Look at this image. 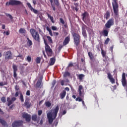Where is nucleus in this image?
Returning a JSON list of instances; mask_svg holds the SVG:
<instances>
[{
    "label": "nucleus",
    "mask_w": 127,
    "mask_h": 127,
    "mask_svg": "<svg viewBox=\"0 0 127 127\" xmlns=\"http://www.w3.org/2000/svg\"><path fill=\"white\" fill-rule=\"evenodd\" d=\"M58 112H59V106L57 105L54 109L53 113L49 112L47 113V118L49 120V123L50 125L52 124L53 121L56 119Z\"/></svg>",
    "instance_id": "f257e3e1"
},
{
    "label": "nucleus",
    "mask_w": 127,
    "mask_h": 127,
    "mask_svg": "<svg viewBox=\"0 0 127 127\" xmlns=\"http://www.w3.org/2000/svg\"><path fill=\"white\" fill-rule=\"evenodd\" d=\"M30 33L33 39L39 43L40 42V35H39L38 32L32 28L30 30Z\"/></svg>",
    "instance_id": "f03ea898"
},
{
    "label": "nucleus",
    "mask_w": 127,
    "mask_h": 127,
    "mask_svg": "<svg viewBox=\"0 0 127 127\" xmlns=\"http://www.w3.org/2000/svg\"><path fill=\"white\" fill-rule=\"evenodd\" d=\"M77 92L79 93V97H77L75 99V101H76V102H82L83 100H82L81 98H84V92H85V90L82 85L79 86Z\"/></svg>",
    "instance_id": "7ed1b4c3"
},
{
    "label": "nucleus",
    "mask_w": 127,
    "mask_h": 127,
    "mask_svg": "<svg viewBox=\"0 0 127 127\" xmlns=\"http://www.w3.org/2000/svg\"><path fill=\"white\" fill-rule=\"evenodd\" d=\"M44 43L45 44V51L47 54L48 56H52V55L53 54V51H52V49H51V48H50V46H49V45L47 43V41H46L45 39H44Z\"/></svg>",
    "instance_id": "20e7f679"
},
{
    "label": "nucleus",
    "mask_w": 127,
    "mask_h": 127,
    "mask_svg": "<svg viewBox=\"0 0 127 127\" xmlns=\"http://www.w3.org/2000/svg\"><path fill=\"white\" fill-rule=\"evenodd\" d=\"M72 35L73 38L75 45H76V46H78L79 44H80V39L81 38L80 34H79V33L74 32L72 33Z\"/></svg>",
    "instance_id": "39448f33"
},
{
    "label": "nucleus",
    "mask_w": 127,
    "mask_h": 127,
    "mask_svg": "<svg viewBox=\"0 0 127 127\" xmlns=\"http://www.w3.org/2000/svg\"><path fill=\"white\" fill-rule=\"evenodd\" d=\"M5 5H23V3L19 0H9V2H6Z\"/></svg>",
    "instance_id": "423d86ee"
},
{
    "label": "nucleus",
    "mask_w": 127,
    "mask_h": 127,
    "mask_svg": "<svg viewBox=\"0 0 127 127\" xmlns=\"http://www.w3.org/2000/svg\"><path fill=\"white\" fill-rule=\"evenodd\" d=\"M112 6L114 12L115 14H118L119 12V3H118V0H112Z\"/></svg>",
    "instance_id": "0eeeda50"
},
{
    "label": "nucleus",
    "mask_w": 127,
    "mask_h": 127,
    "mask_svg": "<svg viewBox=\"0 0 127 127\" xmlns=\"http://www.w3.org/2000/svg\"><path fill=\"white\" fill-rule=\"evenodd\" d=\"M5 59L4 61L5 62H7L8 60H11L12 59V54L11 53V51H8L6 52L5 54Z\"/></svg>",
    "instance_id": "6e6552de"
},
{
    "label": "nucleus",
    "mask_w": 127,
    "mask_h": 127,
    "mask_svg": "<svg viewBox=\"0 0 127 127\" xmlns=\"http://www.w3.org/2000/svg\"><path fill=\"white\" fill-rule=\"evenodd\" d=\"M114 24H115V21L114 20V18H111L105 24V27H106V28H107V29L111 28V27L113 26Z\"/></svg>",
    "instance_id": "1a4fd4ad"
},
{
    "label": "nucleus",
    "mask_w": 127,
    "mask_h": 127,
    "mask_svg": "<svg viewBox=\"0 0 127 127\" xmlns=\"http://www.w3.org/2000/svg\"><path fill=\"white\" fill-rule=\"evenodd\" d=\"M122 83L123 87H125L127 89V78H126V73L125 72L122 74Z\"/></svg>",
    "instance_id": "9d476101"
},
{
    "label": "nucleus",
    "mask_w": 127,
    "mask_h": 127,
    "mask_svg": "<svg viewBox=\"0 0 127 127\" xmlns=\"http://www.w3.org/2000/svg\"><path fill=\"white\" fill-rule=\"evenodd\" d=\"M23 119H25L26 122L29 123L31 121V115L27 113H23L22 116Z\"/></svg>",
    "instance_id": "9b49d317"
},
{
    "label": "nucleus",
    "mask_w": 127,
    "mask_h": 127,
    "mask_svg": "<svg viewBox=\"0 0 127 127\" xmlns=\"http://www.w3.org/2000/svg\"><path fill=\"white\" fill-rule=\"evenodd\" d=\"M22 121H17L14 122L11 125V127H19L21 126H22Z\"/></svg>",
    "instance_id": "f8f14e48"
},
{
    "label": "nucleus",
    "mask_w": 127,
    "mask_h": 127,
    "mask_svg": "<svg viewBox=\"0 0 127 127\" xmlns=\"http://www.w3.org/2000/svg\"><path fill=\"white\" fill-rule=\"evenodd\" d=\"M12 68L13 70V77L15 79H17V73H16V72H17V65L15 64H13Z\"/></svg>",
    "instance_id": "ddd939ff"
},
{
    "label": "nucleus",
    "mask_w": 127,
    "mask_h": 127,
    "mask_svg": "<svg viewBox=\"0 0 127 127\" xmlns=\"http://www.w3.org/2000/svg\"><path fill=\"white\" fill-rule=\"evenodd\" d=\"M87 26L83 25L82 27V34L85 39L87 38V32L86 31V28H87Z\"/></svg>",
    "instance_id": "4468645a"
},
{
    "label": "nucleus",
    "mask_w": 127,
    "mask_h": 127,
    "mask_svg": "<svg viewBox=\"0 0 127 127\" xmlns=\"http://www.w3.org/2000/svg\"><path fill=\"white\" fill-rule=\"evenodd\" d=\"M74 6H71V8L73 10V11H75L77 12L78 10H79V2H74Z\"/></svg>",
    "instance_id": "2eb2a0df"
},
{
    "label": "nucleus",
    "mask_w": 127,
    "mask_h": 127,
    "mask_svg": "<svg viewBox=\"0 0 127 127\" xmlns=\"http://www.w3.org/2000/svg\"><path fill=\"white\" fill-rule=\"evenodd\" d=\"M16 100V98L15 97H12L11 99H10V98L7 97V102L8 104L7 105L8 106V107H9V106H10V105L12 104L13 102H14Z\"/></svg>",
    "instance_id": "dca6fc26"
},
{
    "label": "nucleus",
    "mask_w": 127,
    "mask_h": 127,
    "mask_svg": "<svg viewBox=\"0 0 127 127\" xmlns=\"http://www.w3.org/2000/svg\"><path fill=\"white\" fill-rule=\"evenodd\" d=\"M27 5H28V7L29 8H30V10L33 11V12L35 13V14H37L38 13V10L34 9L33 7H32V6H31V4L30 3H27Z\"/></svg>",
    "instance_id": "f3484780"
},
{
    "label": "nucleus",
    "mask_w": 127,
    "mask_h": 127,
    "mask_svg": "<svg viewBox=\"0 0 127 127\" xmlns=\"http://www.w3.org/2000/svg\"><path fill=\"white\" fill-rule=\"evenodd\" d=\"M82 20L83 21H86V19L89 17V13H88V12L85 11L82 14Z\"/></svg>",
    "instance_id": "a211bd4d"
},
{
    "label": "nucleus",
    "mask_w": 127,
    "mask_h": 127,
    "mask_svg": "<svg viewBox=\"0 0 127 127\" xmlns=\"http://www.w3.org/2000/svg\"><path fill=\"white\" fill-rule=\"evenodd\" d=\"M69 42H70V36H68L67 37H65L63 42L64 46L67 45Z\"/></svg>",
    "instance_id": "6ab92c4d"
},
{
    "label": "nucleus",
    "mask_w": 127,
    "mask_h": 127,
    "mask_svg": "<svg viewBox=\"0 0 127 127\" xmlns=\"http://www.w3.org/2000/svg\"><path fill=\"white\" fill-rule=\"evenodd\" d=\"M31 106V104L29 103V101L27 100H26L25 102L24 103V106L26 107L27 109H29Z\"/></svg>",
    "instance_id": "aec40b11"
},
{
    "label": "nucleus",
    "mask_w": 127,
    "mask_h": 127,
    "mask_svg": "<svg viewBox=\"0 0 127 127\" xmlns=\"http://www.w3.org/2000/svg\"><path fill=\"white\" fill-rule=\"evenodd\" d=\"M108 77L112 84H115V79L113 78V76H112L111 73H108Z\"/></svg>",
    "instance_id": "412c9836"
},
{
    "label": "nucleus",
    "mask_w": 127,
    "mask_h": 127,
    "mask_svg": "<svg viewBox=\"0 0 127 127\" xmlns=\"http://www.w3.org/2000/svg\"><path fill=\"white\" fill-rule=\"evenodd\" d=\"M110 16H111V13H110L109 11H107L104 15V18H106V19L108 20V19L110 18Z\"/></svg>",
    "instance_id": "4be33fe9"
},
{
    "label": "nucleus",
    "mask_w": 127,
    "mask_h": 127,
    "mask_svg": "<svg viewBox=\"0 0 127 127\" xmlns=\"http://www.w3.org/2000/svg\"><path fill=\"white\" fill-rule=\"evenodd\" d=\"M38 120V117L37 114H34L32 116V120L33 122H37Z\"/></svg>",
    "instance_id": "5701e85b"
},
{
    "label": "nucleus",
    "mask_w": 127,
    "mask_h": 127,
    "mask_svg": "<svg viewBox=\"0 0 127 127\" xmlns=\"http://www.w3.org/2000/svg\"><path fill=\"white\" fill-rule=\"evenodd\" d=\"M60 96L61 97V99H63L65 98V96H66V91L64 90L62 92H61L60 94Z\"/></svg>",
    "instance_id": "b1692460"
},
{
    "label": "nucleus",
    "mask_w": 127,
    "mask_h": 127,
    "mask_svg": "<svg viewBox=\"0 0 127 127\" xmlns=\"http://www.w3.org/2000/svg\"><path fill=\"white\" fill-rule=\"evenodd\" d=\"M102 34L103 36H108V35H109V30H103L102 31Z\"/></svg>",
    "instance_id": "393cba45"
},
{
    "label": "nucleus",
    "mask_w": 127,
    "mask_h": 127,
    "mask_svg": "<svg viewBox=\"0 0 127 127\" xmlns=\"http://www.w3.org/2000/svg\"><path fill=\"white\" fill-rule=\"evenodd\" d=\"M47 16L49 18H50V20L52 22V23H55V21H54V18H53V16H52L49 13H47Z\"/></svg>",
    "instance_id": "a878e982"
},
{
    "label": "nucleus",
    "mask_w": 127,
    "mask_h": 127,
    "mask_svg": "<svg viewBox=\"0 0 127 127\" xmlns=\"http://www.w3.org/2000/svg\"><path fill=\"white\" fill-rule=\"evenodd\" d=\"M51 63L50 64V65L51 66H52L53 65H54L55 64V58H52L50 60Z\"/></svg>",
    "instance_id": "bb28decb"
},
{
    "label": "nucleus",
    "mask_w": 127,
    "mask_h": 127,
    "mask_svg": "<svg viewBox=\"0 0 127 127\" xmlns=\"http://www.w3.org/2000/svg\"><path fill=\"white\" fill-rule=\"evenodd\" d=\"M27 44L28 45V46L30 47L31 46H32V41L29 39V38H27Z\"/></svg>",
    "instance_id": "cd10ccee"
},
{
    "label": "nucleus",
    "mask_w": 127,
    "mask_h": 127,
    "mask_svg": "<svg viewBox=\"0 0 127 127\" xmlns=\"http://www.w3.org/2000/svg\"><path fill=\"white\" fill-rule=\"evenodd\" d=\"M42 83V80H38L37 84H36V86L37 87V88H40V87H41Z\"/></svg>",
    "instance_id": "c85d7f7f"
},
{
    "label": "nucleus",
    "mask_w": 127,
    "mask_h": 127,
    "mask_svg": "<svg viewBox=\"0 0 127 127\" xmlns=\"http://www.w3.org/2000/svg\"><path fill=\"white\" fill-rule=\"evenodd\" d=\"M7 85V81H0V86L2 87L3 86H5Z\"/></svg>",
    "instance_id": "c756f323"
},
{
    "label": "nucleus",
    "mask_w": 127,
    "mask_h": 127,
    "mask_svg": "<svg viewBox=\"0 0 127 127\" xmlns=\"http://www.w3.org/2000/svg\"><path fill=\"white\" fill-rule=\"evenodd\" d=\"M70 73L68 71H65L64 75H63V77L64 78H66V77H70Z\"/></svg>",
    "instance_id": "7c9ffc66"
},
{
    "label": "nucleus",
    "mask_w": 127,
    "mask_h": 127,
    "mask_svg": "<svg viewBox=\"0 0 127 127\" xmlns=\"http://www.w3.org/2000/svg\"><path fill=\"white\" fill-rule=\"evenodd\" d=\"M88 56L91 60H93L94 59V55H93V53L92 52H88Z\"/></svg>",
    "instance_id": "2f4dec72"
},
{
    "label": "nucleus",
    "mask_w": 127,
    "mask_h": 127,
    "mask_svg": "<svg viewBox=\"0 0 127 127\" xmlns=\"http://www.w3.org/2000/svg\"><path fill=\"white\" fill-rule=\"evenodd\" d=\"M19 99H20L21 103H23V102H24V97H23V95L22 94V93H20Z\"/></svg>",
    "instance_id": "473e14b6"
},
{
    "label": "nucleus",
    "mask_w": 127,
    "mask_h": 127,
    "mask_svg": "<svg viewBox=\"0 0 127 127\" xmlns=\"http://www.w3.org/2000/svg\"><path fill=\"white\" fill-rule=\"evenodd\" d=\"M0 123L1 124L2 126H6V122L3 119H0Z\"/></svg>",
    "instance_id": "72a5a7b5"
},
{
    "label": "nucleus",
    "mask_w": 127,
    "mask_h": 127,
    "mask_svg": "<svg viewBox=\"0 0 127 127\" xmlns=\"http://www.w3.org/2000/svg\"><path fill=\"white\" fill-rule=\"evenodd\" d=\"M84 77H85V75L83 74H80L78 75V78L80 81H81V80H83Z\"/></svg>",
    "instance_id": "f704fd0d"
},
{
    "label": "nucleus",
    "mask_w": 127,
    "mask_h": 127,
    "mask_svg": "<svg viewBox=\"0 0 127 127\" xmlns=\"http://www.w3.org/2000/svg\"><path fill=\"white\" fill-rule=\"evenodd\" d=\"M47 38L50 44H52V43H53V41H52V38H51V37L48 36H47Z\"/></svg>",
    "instance_id": "c9c22d12"
},
{
    "label": "nucleus",
    "mask_w": 127,
    "mask_h": 127,
    "mask_svg": "<svg viewBox=\"0 0 127 127\" xmlns=\"http://www.w3.org/2000/svg\"><path fill=\"white\" fill-rule=\"evenodd\" d=\"M54 2L56 6H59L60 3H59V0H54Z\"/></svg>",
    "instance_id": "e433bc0d"
},
{
    "label": "nucleus",
    "mask_w": 127,
    "mask_h": 127,
    "mask_svg": "<svg viewBox=\"0 0 127 127\" xmlns=\"http://www.w3.org/2000/svg\"><path fill=\"white\" fill-rule=\"evenodd\" d=\"M101 54L103 57H106V54H107V53L102 48H101Z\"/></svg>",
    "instance_id": "4c0bfd02"
},
{
    "label": "nucleus",
    "mask_w": 127,
    "mask_h": 127,
    "mask_svg": "<svg viewBox=\"0 0 127 127\" xmlns=\"http://www.w3.org/2000/svg\"><path fill=\"white\" fill-rule=\"evenodd\" d=\"M82 45L83 48H85V49H88V46L86 45V41H83Z\"/></svg>",
    "instance_id": "58836bf2"
},
{
    "label": "nucleus",
    "mask_w": 127,
    "mask_h": 127,
    "mask_svg": "<svg viewBox=\"0 0 127 127\" xmlns=\"http://www.w3.org/2000/svg\"><path fill=\"white\" fill-rule=\"evenodd\" d=\"M46 106L48 108H50L51 107V103H50L49 101H47L45 103Z\"/></svg>",
    "instance_id": "ea45409f"
},
{
    "label": "nucleus",
    "mask_w": 127,
    "mask_h": 127,
    "mask_svg": "<svg viewBox=\"0 0 127 127\" xmlns=\"http://www.w3.org/2000/svg\"><path fill=\"white\" fill-rule=\"evenodd\" d=\"M41 61V59L39 57H37L36 59V62L37 64H40V62Z\"/></svg>",
    "instance_id": "a19ab883"
},
{
    "label": "nucleus",
    "mask_w": 127,
    "mask_h": 127,
    "mask_svg": "<svg viewBox=\"0 0 127 127\" xmlns=\"http://www.w3.org/2000/svg\"><path fill=\"white\" fill-rule=\"evenodd\" d=\"M19 31L20 33H25V32H26V30H25L24 28H20Z\"/></svg>",
    "instance_id": "79ce46f5"
},
{
    "label": "nucleus",
    "mask_w": 127,
    "mask_h": 127,
    "mask_svg": "<svg viewBox=\"0 0 127 127\" xmlns=\"http://www.w3.org/2000/svg\"><path fill=\"white\" fill-rule=\"evenodd\" d=\"M1 102H2V103H5V102H6V99L5 98V97L3 96L2 98H1Z\"/></svg>",
    "instance_id": "37998d69"
},
{
    "label": "nucleus",
    "mask_w": 127,
    "mask_h": 127,
    "mask_svg": "<svg viewBox=\"0 0 127 127\" xmlns=\"http://www.w3.org/2000/svg\"><path fill=\"white\" fill-rule=\"evenodd\" d=\"M109 42H110V38H107L104 42V44L108 45V44H109Z\"/></svg>",
    "instance_id": "c03bdc74"
},
{
    "label": "nucleus",
    "mask_w": 127,
    "mask_h": 127,
    "mask_svg": "<svg viewBox=\"0 0 127 127\" xmlns=\"http://www.w3.org/2000/svg\"><path fill=\"white\" fill-rule=\"evenodd\" d=\"M60 23H61L62 24H63V25L65 24V21H64V20L63 19V18H60Z\"/></svg>",
    "instance_id": "a18cd8bd"
},
{
    "label": "nucleus",
    "mask_w": 127,
    "mask_h": 127,
    "mask_svg": "<svg viewBox=\"0 0 127 127\" xmlns=\"http://www.w3.org/2000/svg\"><path fill=\"white\" fill-rule=\"evenodd\" d=\"M5 15L6 16H8V17L10 19H13V17H12V16H11V15H10V14H8V13H6Z\"/></svg>",
    "instance_id": "49530a36"
},
{
    "label": "nucleus",
    "mask_w": 127,
    "mask_h": 127,
    "mask_svg": "<svg viewBox=\"0 0 127 127\" xmlns=\"http://www.w3.org/2000/svg\"><path fill=\"white\" fill-rule=\"evenodd\" d=\"M64 47V45H60L59 46V48H58V50H59V52H60V51H61V50L62 49V48H63V47Z\"/></svg>",
    "instance_id": "de8ad7c7"
},
{
    "label": "nucleus",
    "mask_w": 127,
    "mask_h": 127,
    "mask_svg": "<svg viewBox=\"0 0 127 127\" xmlns=\"http://www.w3.org/2000/svg\"><path fill=\"white\" fill-rule=\"evenodd\" d=\"M15 91H19V90H20V88L19 87V86L18 85H16L15 86Z\"/></svg>",
    "instance_id": "09e8293b"
},
{
    "label": "nucleus",
    "mask_w": 127,
    "mask_h": 127,
    "mask_svg": "<svg viewBox=\"0 0 127 127\" xmlns=\"http://www.w3.org/2000/svg\"><path fill=\"white\" fill-rule=\"evenodd\" d=\"M26 61H28V62H31V57L29 56L27 57Z\"/></svg>",
    "instance_id": "8fccbe9b"
},
{
    "label": "nucleus",
    "mask_w": 127,
    "mask_h": 127,
    "mask_svg": "<svg viewBox=\"0 0 127 127\" xmlns=\"http://www.w3.org/2000/svg\"><path fill=\"white\" fill-rule=\"evenodd\" d=\"M19 93L20 94V91H15V97H18V95H19Z\"/></svg>",
    "instance_id": "3c124183"
},
{
    "label": "nucleus",
    "mask_w": 127,
    "mask_h": 127,
    "mask_svg": "<svg viewBox=\"0 0 127 127\" xmlns=\"http://www.w3.org/2000/svg\"><path fill=\"white\" fill-rule=\"evenodd\" d=\"M16 57L17 58L19 57L20 59H22V60H23V59H24V58L23 57V56H22V55H19L18 56H17Z\"/></svg>",
    "instance_id": "603ef678"
},
{
    "label": "nucleus",
    "mask_w": 127,
    "mask_h": 127,
    "mask_svg": "<svg viewBox=\"0 0 127 127\" xmlns=\"http://www.w3.org/2000/svg\"><path fill=\"white\" fill-rule=\"evenodd\" d=\"M55 84H56V80H54L52 83L53 87H54V86H55Z\"/></svg>",
    "instance_id": "864d4df0"
},
{
    "label": "nucleus",
    "mask_w": 127,
    "mask_h": 127,
    "mask_svg": "<svg viewBox=\"0 0 127 127\" xmlns=\"http://www.w3.org/2000/svg\"><path fill=\"white\" fill-rule=\"evenodd\" d=\"M52 30H57V27L53 26H52Z\"/></svg>",
    "instance_id": "5fc2aeb1"
},
{
    "label": "nucleus",
    "mask_w": 127,
    "mask_h": 127,
    "mask_svg": "<svg viewBox=\"0 0 127 127\" xmlns=\"http://www.w3.org/2000/svg\"><path fill=\"white\" fill-rule=\"evenodd\" d=\"M73 63H70L68 64V67L69 68V67H73Z\"/></svg>",
    "instance_id": "6e6d98bb"
},
{
    "label": "nucleus",
    "mask_w": 127,
    "mask_h": 127,
    "mask_svg": "<svg viewBox=\"0 0 127 127\" xmlns=\"http://www.w3.org/2000/svg\"><path fill=\"white\" fill-rule=\"evenodd\" d=\"M26 96H30V91L27 90L26 93Z\"/></svg>",
    "instance_id": "4d7b16f0"
},
{
    "label": "nucleus",
    "mask_w": 127,
    "mask_h": 127,
    "mask_svg": "<svg viewBox=\"0 0 127 127\" xmlns=\"http://www.w3.org/2000/svg\"><path fill=\"white\" fill-rule=\"evenodd\" d=\"M3 34H6V35H9V31H4L3 32Z\"/></svg>",
    "instance_id": "13d9d810"
},
{
    "label": "nucleus",
    "mask_w": 127,
    "mask_h": 127,
    "mask_svg": "<svg viewBox=\"0 0 127 127\" xmlns=\"http://www.w3.org/2000/svg\"><path fill=\"white\" fill-rule=\"evenodd\" d=\"M42 115V110L38 111V116H41Z\"/></svg>",
    "instance_id": "bf43d9fd"
},
{
    "label": "nucleus",
    "mask_w": 127,
    "mask_h": 127,
    "mask_svg": "<svg viewBox=\"0 0 127 127\" xmlns=\"http://www.w3.org/2000/svg\"><path fill=\"white\" fill-rule=\"evenodd\" d=\"M51 5L53 8V10H54V11H55V10H56V8L53 5V3H52V5Z\"/></svg>",
    "instance_id": "052dcab7"
},
{
    "label": "nucleus",
    "mask_w": 127,
    "mask_h": 127,
    "mask_svg": "<svg viewBox=\"0 0 127 127\" xmlns=\"http://www.w3.org/2000/svg\"><path fill=\"white\" fill-rule=\"evenodd\" d=\"M113 49H114V45H113L110 48V51H111V52H113Z\"/></svg>",
    "instance_id": "680f3d73"
},
{
    "label": "nucleus",
    "mask_w": 127,
    "mask_h": 127,
    "mask_svg": "<svg viewBox=\"0 0 127 127\" xmlns=\"http://www.w3.org/2000/svg\"><path fill=\"white\" fill-rule=\"evenodd\" d=\"M46 29L48 31H49V32H50V31H51V29H50V28H49V27H46Z\"/></svg>",
    "instance_id": "e2e57ef3"
},
{
    "label": "nucleus",
    "mask_w": 127,
    "mask_h": 127,
    "mask_svg": "<svg viewBox=\"0 0 127 127\" xmlns=\"http://www.w3.org/2000/svg\"><path fill=\"white\" fill-rule=\"evenodd\" d=\"M64 27L65 28H68V25L67 24V23L65 24V23H64Z\"/></svg>",
    "instance_id": "0e129e2a"
},
{
    "label": "nucleus",
    "mask_w": 127,
    "mask_h": 127,
    "mask_svg": "<svg viewBox=\"0 0 127 127\" xmlns=\"http://www.w3.org/2000/svg\"><path fill=\"white\" fill-rule=\"evenodd\" d=\"M13 107H14V104H12V105H11L9 109H10V110H11V109H12L13 108Z\"/></svg>",
    "instance_id": "69168bd1"
},
{
    "label": "nucleus",
    "mask_w": 127,
    "mask_h": 127,
    "mask_svg": "<svg viewBox=\"0 0 127 127\" xmlns=\"http://www.w3.org/2000/svg\"><path fill=\"white\" fill-rule=\"evenodd\" d=\"M61 84L62 86H64V80H62L61 81Z\"/></svg>",
    "instance_id": "338daca9"
},
{
    "label": "nucleus",
    "mask_w": 127,
    "mask_h": 127,
    "mask_svg": "<svg viewBox=\"0 0 127 127\" xmlns=\"http://www.w3.org/2000/svg\"><path fill=\"white\" fill-rule=\"evenodd\" d=\"M66 113H67V111H66V110H64V111L63 112L62 114H63V115H66Z\"/></svg>",
    "instance_id": "774afa93"
}]
</instances>
